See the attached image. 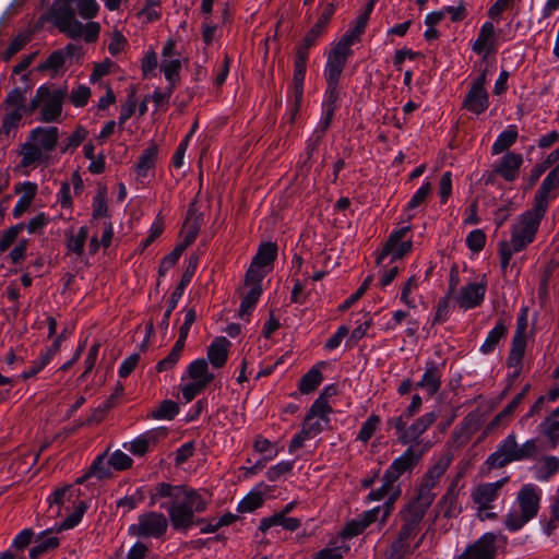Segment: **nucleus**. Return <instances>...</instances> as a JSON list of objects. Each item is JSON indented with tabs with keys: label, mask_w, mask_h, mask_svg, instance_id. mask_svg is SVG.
<instances>
[{
	"label": "nucleus",
	"mask_w": 559,
	"mask_h": 559,
	"mask_svg": "<svg viewBox=\"0 0 559 559\" xmlns=\"http://www.w3.org/2000/svg\"><path fill=\"white\" fill-rule=\"evenodd\" d=\"M538 453L536 439H528L523 444L518 443L515 432H510L491 453L485 464L489 469H498L512 462L534 459Z\"/></svg>",
	"instance_id": "7ed1b4c3"
},
{
	"label": "nucleus",
	"mask_w": 559,
	"mask_h": 559,
	"mask_svg": "<svg viewBox=\"0 0 559 559\" xmlns=\"http://www.w3.org/2000/svg\"><path fill=\"white\" fill-rule=\"evenodd\" d=\"M546 213L532 207L522 213L511 227V239L508 241L513 250L522 251L535 239L542 218Z\"/></svg>",
	"instance_id": "0eeeda50"
},
{
	"label": "nucleus",
	"mask_w": 559,
	"mask_h": 559,
	"mask_svg": "<svg viewBox=\"0 0 559 559\" xmlns=\"http://www.w3.org/2000/svg\"><path fill=\"white\" fill-rule=\"evenodd\" d=\"M67 4L74 8L75 14L79 13L85 20L95 17L99 9L96 0H57L56 2V5Z\"/></svg>",
	"instance_id": "c756f323"
},
{
	"label": "nucleus",
	"mask_w": 559,
	"mask_h": 559,
	"mask_svg": "<svg viewBox=\"0 0 559 559\" xmlns=\"http://www.w3.org/2000/svg\"><path fill=\"white\" fill-rule=\"evenodd\" d=\"M231 343L224 336L216 337L207 348V359L214 368L225 366Z\"/></svg>",
	"instance_id": "5701e85b"
},
{
	"label": "nucleus",
	"mask_w": 559,
	"mask_h": 559,
	"mask_svg": "<svg viewBox=\"0 0 559 559\" xmlns=\"http://www.w3.org/2000/svg\"><path fill=\"white\" fill-rule=\"evenodd\" d=\"M159 499H167L159 507L167 511L168 518L156 511L140 514L138 522L129 527L130 535L159 539L167 533L169 522L174 531L185 533L204 522V519L195 518L207 508V500L201 492L186 486L158 483L151 493L150 506H155Z\"/></svg>",
	"instance_id": "f257e3e1"
},
{
	"label": "nucleus",
	"mask_w": 559,
	"mask_h": 559,
	"mask_svg": "<svg viewBox=\"0 0 559 559\" xmlns=\"http://www.w3.org/2000/svg\"><path fill=\"white\" fill-rule=\"evenodd\" d=\"M23 224H17L0 233V254L5 252L10 246L15 241L20 231L23 229Z\"/></svg>",
	"instance_id": "4d7b16f0"
},
{
	"label": "nucleus",
	"mask_w": 559,
	"mask_h": 559,
	"mask_svg": "<svg viewBox=\"0 0 559 559\" xmlns=\"http://www.w3.org/2000/svg\"><path fill=\"white\" fill-rule=\"evenodd\" d=\"M266 275L264 267L251 262L245 280V286H262V280Z\"/></svg>",
	"instance_id": "13d9d810"
},
{
	"label": "nucleus",
	"mask_w": 559,
	"mask_h": 559,
	"mask_svg": "<svg viewBox=\"0 0 559 559\" xmlns=\"http://www.w3.org/2000/svg\"><path fill=\"white\" fill-rule=\"evenodd\" d=\"M329 419H322L312 415L307 414L304 423H302V435L311 437L312 439L317 437L326 426Z\"/></svg>",
	"instance_id": "37998d69"
},
{
	"label": "nucleus",
	"mask_w": 559,
	"mask_h": 559,
	"mask_svg": "<svg viewBox=\"0 0 559 559\" xmlns=\"http://www.w3.org/2000/svg\"><path fill=\"white\" fill-rule=\"evenodd\" d=\"M381 419L378 415L371 414L367 420L362 424L359 433L357 436V440L362 441L364 443L368 442L374 432L377 431Z\"/></svg>",
	"instance_id": "864d4df0"
},
{
	"label": "nucleus",
	"mask_w": 559,
	"mask_h": 559,
	"mask_svg": "<svg viewBox=\"0 0 559 559\" xmlns=\"http://www.w3.org/2000/svg\"><path fill=\"white\" fill-rule=\"evenodd\" d=\"M508 321L504 318H500L492 330L489 331L485 342L480 346V352L484 355L492 353L499 342L507 335Z\"/></svg>",
	"instance_id": "bb28decb"
},
{
	"label": "nucleus",
	"mask_w": 559,
	"mask_h": 559,
	"mask_svg": "<svg viewBox=\"0 0 559 559\" xmlns=\"http://www.w3.org/2000/svg\"><path fill=\"white\" fill-rule=\"evenodd\" d=\"M369 17L367 14H360L356 19L355 27L347 34H345L330 50L328 55L326 64L324 68V78L326 81V90L324 94V100L322 104V115L318 124V128L313 132L314 140L308 145L307 153L309 157L318 146L320 140L329 129L334 112L337 107V100L340 96L338 82L343 73V70L347 63L348 58L353 55L352 46L356 40L359 39L364 33Z\"/></svg>",
	"instance_id": "f03ea898"
},
{
	"label": "nucleus",
	"mask_w": 559,
	"mask_h": 559,
	"mask_svg": "<svg viewBox=\"0 0 559 559\" xmlns=\"http://www.w3.org/2000/svg\"><path fill=\"white\" fill-rule=\"evenodd\" d=\"M111 464L110 461L106 460V454L98 455L92 465L90 466V474L96 476L99 479L107 478L111 475Z\"/></svg>",
	"instance_id": "603ef678"
},
{
	"label": "nucleus",
	"mask_w": 559,
	"mask_h": 559,
	"mask_svg": "<svg viewBox=\"0 0 559 559\" xmlns=\"http://www.w3.org/2000/svg\"><path fill=\"white\" fill-rule=\"evenodd\" d=\"M518 139V130L515 126H510L501 132L495 143L492 144L491 152L493 155L501 154L511 147Z\"/></svg>",
	"instance_id": "f704fd0d"
},
{
	"label": "nucleus",
	"mask_w": 559,
	"mask_h": 559,
	"mask_svg": "<svg viewBox=\"0 0 559 559\" xmlns=\"http://www.w3.org/2000/svg\"><path fill=\"white\" fill-rule=\"evenodd\" d=\"M181 62L179 59L163 60L160 69L165 74L168 86L175 88L180 78Z\"/></svg>",
	"instance_id": "a19ab883"
},
{
	"label": "nucleus",
	"mask_w": 559,
	"mask_h": 559,
	"mask_svg": "<svg viewBox=\"0 0 559 559\" xmlns=\"http://www.w3.org/2000/svg\"><path fill=\"white\" fill-rule=\"evenodd\" d=\"M420 454H416L413 447H408L401 456L396 457L384 472L386 481L396 484L406 472H412L418 464Z\"/></svg>",
	"instance_id": "4468645a"
},
{
	"label": "nucleus",
	"mask_w": 559,
	"mask_h": 559,
	"mask_svg": "<svg viewBox=\"0 0 559 559\" xmlns=\"http://www.w3.org/2000/svg\"><path fill=\"white\" fill-rule=\"evenodd\" d=\"M408 230L409 226H404L390 235L389 239L386 240L385 245L383 246L380 254L376 260V263L378 265L381 264L385 258H388V252L391 250V248L401 240H403Z\"/></svg>",
	"instance_id": "8fccbe9b"
},
{
	"label": "nucleus",
	"mask_w": 559,
	"mask_h": 559,
	"mask_svg": "<svg viewBox=\"0 0 559 559\" xmlns=\"http://www.w3.org/2000/svg\"><path fill=\"white\" fill-rule=\"evenodd\" d=\"M486 72L484 71L473 83L465 95L462 108L480 115L485 112L489 106V96L485 88Z\"/></svg>",
	"instance_id": "1a4fd4ad"
},
{
	"label": "nucleus",
	"mask_w": 559,
	"mask_h": 559,
	"mask_svg": "<svg viewBox=\"0 0 559 559\" xmlns=\"http://www.w3.org/2000/svg\"><path fill=\"white\" fill-rule=\"evenodd\" d=\"M331 412L332 408L326 400V393H321L319 397L313 402L307 414L322 419H329L328 415Z\"/></svg>",
	"instance_id": "6e6d98bb"
},
{
	"label": "nucleus",
	"mask_w": 559,
	"mask_h": 559,
	"mask_svg": "<svg viewBox=\"0 0 559 559\" xmlns=\"http://www.w3.org/2000/svg\"><path fill=\"white\" fill-rule=\"evenodd\" d=\"M66 62L64 59V51H61L60 49L53 51L50 53V56L43 62L39 67V71H46V70H59Z\"/></svg>",
	"instance_id": "e2e57ef3"
},
{
	"label": "nucleus",
	"mask_w": 559,
	"mask_h": 559,
	"mask_svg": "<svg viewBox=\"0 0 559 559\" xmlns=\"http://www.w3.org/2000/svg\"><path fill=\"white\" fill-rule=\"evenodd\" d=\"M165 429H151L130 442L128 450L136 456H143L151 449L155 448L162 438L166 437Z\"/></svg>",
	"instance_id": "6ab92c4d"
},
{
	"label": "nucleus",
	"mask_w": 559,
	"mask_h": 559,
	"mask_svg": "<svg viewBox=\"0 0 559 559\" xmlns=\"http://www.w3.org/2000/svg\"><path fill=\"white\" fill-rule=\"evenodd\" d=\"M479 428V418L477 415L468 414L463 421L452 431V443L456 449L463 448L472 439L473 435Z\"/></svg>",
	"instance_id": "aec40b11"
},
{
	"label": "nucleus",
	"mask_w": 559,
	"mask_h": 559,
	"mask_svg": "<svg viewBox=\"0 0 559 559\" xmlns=\"http://www.w3.org/2000/svg\"><path fill=\"white\" fill-rule=\"evenodd\" d=\"M179 413V406L176 402L165 400L160 405L152 412L154 419H167L170 420Z\"/></svg>",
	"instance_id": "de8ad7c7"
},
{
	"label": "nucleus",
	"mask_w": 559,
	"mask_h": 559,
	"mask_svg": "<svg viewBox=\"0 0 559 559\" xmlns=\"http://www.w3.org/2000/svg\"><path fill=\"white\" fill-rule=\"evenodd\" d=\"M486 243V235L481 229L472 230L466 237V246L473 252L483 250Z\"/></svg>",
	"instance_id": "0e129e2a"
},
{
	"label": "nucleus",
	"mask_w": 559,
	"mask_h": 559,
	"mask_svg": "<svg viewBox=\"0 0 559 559\" xmlns=\"http://www.w3.org/2000/svg\"><path fill=\"white\" fill-rule=\"evenodd\" d=\"M264 498L260 491L249 492L238 504L237 511L240 513L252 512L263 504Z\"/></svg>",
	"instance_id": "49530a36"
},
{
	"label": "nucleus",
	"mask_w": 559,
	"mask_h": 559,
	"mask_svg": "<svg viewBox=\"0 0 559 559\" xmlns=\"http://www.w3.org/2000/svg\"><path fill=\"white\" fill-rule=\"evenodd\" d=\"M495 35V26L491 22H486L480 27L478 37L474 41L472 48L476 53L484 52L491 43Z\"/></svg>",
	"instance_id": "58836bf2"
},
{
	"label": "nucleus",
	"mask_w": 559,
	"mask_h": 559,
	"mask_svg": "<svg viewBox=\"0 0 559 559\" xmlns=\"http://www.w3.org/2000/svg\"><path fill=\"white\" fill-rule=\"evenodd\" d=\"M323 380L322 372L313 367L299 381V391L304 394H308L314 391Z\"/></svg>",
	"instance_id": "ea45409f"
},
{
	"label": "nucleus",
	"mask_w": 559,
	"mask_h": 559,
	"mask_svg": "<svg viewBox=\"0 0 559 559\" xmlns=\"http://www.w3.org/2000/svg\"><path fill=\"white\" fill-rule=\"evenodd\" d=\"M437 418L438 414L436 412L421 415L407 427V430H405L401 437H399V441L402 444H419V438L432 426Z\"/></svg>",
	"instance_id": "dca6fc26"
},
{
	"label": "nucleus",
	"mask_w": 559,
	"mask_h": 559,
	"mask_svg": "<svg viewBox=\"0 0 559 559\" xmlns=\"http://www.w3.org/2000/svg\"><path fill=\"white\" fill-rule=\"evenodd\" d=\"M522 164V154L509 152L493 165L492 175H499L506 181L512 182L519 177Z\"/></svg>",
	"instance_id": "2eb2a0df"
},
{
	"label": "nucleus",
	"mask_w": 559,
	"mask_h": 559,
	"mask_svg": "<svg viewBox=\"0 0 559 559\" xmlns=\"http://www.w3.org/2000/svg\"><path fill=\"white\" fill-rule=\"evenodd\" d=\"M418 287V282L416 276H411L406 283L403 285L401 290V301L405 304L408 308H415V301L409 296L413 290Z\"/></svg>",
	"instance_id": "69168bd1"
},
{
	"label": "nucleus",
	"mask_w": 559,
	"mask_h": 559,
	"mask_svg": "<svg viewBox=\"0 0 559 559\" xmlns=\"http://www.w3.org/2000/svg\"><path fill=\"white\" fill-rule=\"evenodd\" d=\"M538 430L547 439L550 449L559 445V406L539 424Z\"/></svg>",
	"instance_id": "393cba45"
},
{
	"label": "nucleus",
	"mask_w": 559,
	"mask_h": 559,
	"mask_svg": "<svg viewBox=\"0 0 559 559\" xmlns=\"http://www.w3.org/2000/svg\"><path fill=\"white\" fill-rule=\"evenodd\" d=\"M277 257V246L273 242H265L259 247L257 254L252 262L262 267H267L273 264Z\"/></svg>",
	"instance_id": "e433bc0d"
},
{
	"label": "nucleus",
	"mask_w": 559,
	"mask_h": 559,
	"mask_svg": "<svg viewBox=\"0 0 559 559\" xmlns=\"http://www.w3.org/2000/svg\"><path fill=\"white\" fill-rule=\"evenodd\" d=\"M396 487H400V485L386 481L385 476L383 475L381 487L376 490H371L367 499L368 501H380L386 496L390 497L391 492L394 491Z\"/></svg>",
	"instance_id": "052dcab7"
},
{
	"label": "nucleus",
	"mask_w": 559,
	"mask_h": 559,
	"mask_svg": "<svg viewBox=\"0 0 559 559\" xmlns=\"http://www.w3.org/2000/svg\"><path fill=\"white\" fill-rule=\"evenodd\" d=\"M425 514V511L408 503L399 512L401 526L390 545L391 559H403L412 551L409 540L417 535Z\"/></svg>",
	"instance_id": "20e7f679"
},
{
	"label": "nucleus",
	"mask_w": 559,
	"mask_h": 559,
	"mask_svg": "<svg viewBox=\"0 0 559 559\" xmlns=\"http://www.w3.org/2000/svg\"><path fill=\"white\" fill-rule=\"evenodd\" d=\"M24 188L26 190L25 195L20 198V200L16 202L13 209V216L15 218L20 217L27 210V207L31 205L32 199L36 193L35 183L26 182L24 183Z\"/></svg>",
	"instance_id": "09e8293b"
},
{
	"label": "nucleus",
	"mask_w": 559,
	"mask_h": 559,
	"mask_svg": "<svg viewBox=\"0 0 559 559\" xmlns=\"http://www.w3.org/2000/svg\"><path fill=\"white\" fill-rule=\"evenodd\" d=\"M243 288L245 290L241 293L242 299L239 307L240 319H245L251 314L262 294V286H245Z\"/></svg>",
	"instance_id": "c85d7f7f"
},
{
	"label": "nucleus",
	"mask_w": 559,
	"mask_h": 559,
	"mask_svg": "<svg viewBox=\"0 0 559 559\" xmlns=\"http://www.w3.org/2000/svg\"><path fill=\"white\" fill-rule=\"evenodd\" d=\"M497 540V534L492 532L485 533L473 544H469L455 559H495L498 550Z\"/></svg>",
	"instance_id": "9d476101"
},
{
	"label": "nucleus",
	"mask_w": 559,
	"mask_h": 559,
	"mask_svg": "<svg viewBox=\"0 0 559 559\" xmlns=\"http://www.w3.org/2000/svg\"><path fill=\"white\" fill-rule=\"evenodd\" d=\"M486 294V283H468L460 289L456 300L461 308L467 310L481 305Z\"/></svg>",
	"instance_id": "f3484780"
},
{
	"label": "nucleus",
	"mask_w": 559,
	"mask_h": 559,
	"mask_svg": "<svg viewBox=\"0 0 559 559\" xmlns=\"http://www.w3.org/2000/svg\"><path fill=\"white\" fill-rule=\"evenodd\" d=\"M440 386L441 369L433 360H429L426 364L425 372L420 381L417 382L416 388L424 390L429 396H432L440 390Z\"/></svg>",
	"instance_id": "4be33fe9"
},
{
	"label": "nucleus",
	"mask_w": 559,
	"mask_h": 559,
	"mask_svg": "<svg viewBox=\"0 0 559 559\" xmlns=\"http://www.w3.org/2000/svg\"><path fill=\"white\" fill-rule=\"evenodd\" d=\"M37 544L31 548L29 550V558L31 559H38L43 555L55 550L59 546V539L58 537L50 536L47 537L40 542L36 540Z\"/></svg>",
	"instance_id": "a18cd8bd"
},
{
	"label": "nucleus",
	"mask_w": 559,
	"mask_h": 559,
	"mask_svg": "<svg viewBox=\"0 0 559 559\" xmlns=\"http://www.w3.org/2000/svg\"><path fill=\"white\" fill-rule=\"evenodd\" d=\"M79 496L80 490L74 489L73 486H64L56 489L48 498L50 512H53L55 515H59L60 507L64 506L67 502H72L73 498H78Z\"/></svg>",
	"instance_id": "a878e982"
},
{
	"label": "nucleus",
	"mask_w": 559,
	"mask_h": 559,
	"mask_svg": "<svg viewBox=\"0 0 559 559\" xmlns=\"http://www.w3.org/2000/svg\"><path fill=\"white\" fill-rule=\"evenodd\" d=\"M110 464H111V467L116 471H124L129 467H131L132 465V459L126 454L124 452L120 451V450H117L115 451L110 459Z\"/></svg>",
	"instance_id": "338daca9"
},
{
	"label": "nucleus",
	"mask_w": 559,
	"mask_h": 559,
	"mask_svg": "<svg viewBox=\"0 0 559 559\" xmlns=\"http://www.w3.org/2000/svg\"><path fill=\"white\" fill-rule=\"evenodd\" d=\"M26 92V87H15L12 91H10L4 100L5 108H27V106H25Z\"/></svg>",
	"instance_id": "5fc2aeb1"
},
{
	"label": "nucleus",
	"mask_w": 559,
	"mask_h": 559,
	"mask_svg": "<svg viewBox=\"0 0 559 559\" xmlns=\"http://www.w3.org/2000/svg\"><path fill=\"white\" fill-rule=\"evenodd\" d=\"M87 237L88 228L86 226L80 227L76 234H67L68 250L79 257L82 255Z\"/></svg>",
	"instance_id": "4c0bfd02"
},
{
	"label": "nucleus",
	"mask_w": 559,
	"mask_h": 559,
	"mask_svg": "<svg viewBox=\"0 0 559 559\" xmlns=\"http://www.w3.org/2000/svg\"><path fill=\"white\" fill-rule=\"evenodd\" d=\"M200 230V221L198 217L191 219L187 218L183 225V240L178 243L185 250L195 240Z\"/></svg>",
	"instance_id": "3c124183"
},
{
	"label": "nucleus",
	"mask_w": 559,
	"mask_h": 559,
	"mask_svg": "<svg viewBox=\"0 0 559 559\" xmlns=\"http://www.w3.org/2000/svg\"><path fill=\"white\" fill-rule=\"evenodd\" d=\"M525 318H521L518 323L516 331L512 337L510 353L507 359L509 368H514L513 378H516L522 370V359L525 354L526 340H525Z\"/></svg>",
	"instance_id": "ddd939ff"
},
{
	"label": "nucleus",
	"mask_w": 559,
	"mask_h": 559,
	"mask_svg": "<svg viewBox=\"0 0 559 559\" xmlns=\"http://www.w3.org/2000/svg\"><path fill=\"white\" fill-rule=\"evenodd\" d=\"M559 523V498H554L550 506V518L544 526L546 535L550 536Z\"/></svg>",
	"instance_id": "774afa93"
},
{
	"label": "nucleus",
	"mask_w": 559,
	"mask_h": 559,
	"mask_svg": "<svg viewBox=\"0 0 559 559\" xmlns=\"http://www.w3.org/2000/svg\"><path fill=\"white\" fill-rule=\"evenodd\" d=\"M557 187H559V165L549 171V174L543 180L535 194L533 206L536 207L537 211H543L546 213L550 199V192Z\"/></svg>",
	"instance_id": "a211bd4d"
},
{
	"label": "nucleus",
	"mask_w": 559,
	"mask_h": 559,
	"mask_svg": "<svg viewBox=\"0 0 559 559\" xmlns=\"http://www.w3.org/2000/svg\"><path fill=\"white\" fill-rule=\"evenodd\" d=\"M90 97H91V88L86 85H78L76 87H74L71 91V93L69 95L70 102L75 107L85 106L87 104Z\"/></svg>",
	"instance_id": "bf43d9fd"
},
{
	"label": "nucleus",
	"mask_w": 559,
	"mask_h": 559,
	"mask_svg": "<svg viewBox=\"0 0 559 559\" xmlns=\"http://www.w3.org/2000/svg\"><path fill=\"white\" fill-rule=\"evenodd\" d=\"M187 373L192 381L199 382L205 386H207L214 379V374L209 372V366L205 359H197L192 361L187 369Z\"/></svg>",
	"instance_id": "473e14b6"
},
{
	"label": "nucleus",
	"mask_w": 559,
	"mask_h": 559,
	"mask_svg": "<svg viewBox=\"0 0 559 559\" xmlns=\"http://www.w3.org/2000/svg\"><path fill=\"white\" fill-rule=\"evenodd\" d=\"M67 95L68 91L66 87L53 88L48 85H41L27 105L28 114L32 115L40 108V119L43 121H57L61 116L62 105Z\"/></svg>",
	"instance_id": "39448f33"
},
{
	"label": "nucleus",
	"mask_w": 559,
	"mask_h": 559,
	"mask_svg": "<svg viewBox=\"0 0 559 559\" xmlns=\"http://www.w3.org/2000/svg\"><path fill=\"white\" fill-rule=\"evenodd\" d=\"M449 465V460H439L428 468L419 480L416 497L408 502V504L417 507L426 512L436 498L433 488L439 484Z\"/></svg>",
	"instance_id": "6e6552de"
},
{
	"label": "nucleus",
	"mask_w": 559,
	"mask_h": 559,
	"mask_svg": "<svg viewBox=\"0 0 559 559\" xmlns=\"http://www.w3.org/2000/svg\"><path fill=\"white\" fill-rule=\"evenodd\" d=\"M459 476L450 484L445 493L438 502V507L443 511V516L451 519L457 516L462 512V507L459 503Z\"/></svg>",
	"instance_id": "412c9836"
},
{
	"label": "nucleus",
	"mask_w": 559,
	"mask_h": 559,
	"mask_svg": "<svg viewBox=\"0 0 559 559\" xmlns=\"http://www.w3.org/2000/svg\"><path fill=\"white\" fill-rule=\"evenodd\" d=\"M20 155L22 156L20 163L22 167H29L36 163H43L48 158L40 147L31 140L22 144Z\"/></svg>",
	"instance_id": "7c9ffc66"
},
{
	"label": "nucleus",
	"mask_w": 559,
	"mask_h": 559,
	"mask_svg": "<svg viewBox=\"0 0 559 559\" xmlns=\"http://www.w3.org/2000/svg\"><path fill=\"white\" fill-rule=\"evenodd\" d=\"M29 140L36 143L43 152H51L55 150L58 142V128L38 127L32 130L29 134Z\"/></svg>",
	"instance_id": "b1692460"
},
{
	"label": "nucleus",
	"mask_w": 559,
	"mask_h": 559,
	"mask_svg": "<svg viewBox=\"0 0 559 559\" xmlns=\"http://www.w3.org/2000/svg\"><path fill=\"white\" fill-rule=\"evenodd\" d=\"M157 154L158 150L156 145H152L142 152L135 165L138 177H147L148 173L155 167Z\"/></svg>",
	"instance_id": "2f4dec72"
},
{
	"label": "nucleus",
	"mask_w": 559,
	"mask_h": 559,
	"mask_svg": "<svg viewBox=\"0 0 559 559\" xmlns=\"http://www.w3.org/2000/svg\"><path fill=\"white\" fill-rule=\"evenodd\" d=\"M86 509V503L84 501H79L76 504H74V511L70 515H68L60 524H56L53 527L43 532L41 536L48 535L52 532L60 533L62 531L73 528L80 523Z\"/></svg>",
	"instance_id": "cd10ccee"
},
{
	"label": "nucleus",
	"mask_w": 559,
	"mask_h": 559,
	"mask_svg": "<svg viewBox=\"0 0 559 559\" xmlns=\"http://www.w3.org/2000/svg\"><path fill=\"white\" fill-rule=\"evenodd\" d=\"M509 477H503L495 483H484L476 486L472 492V500L478 507V511L491 509V503L496 501Z\"/></svg>",
	"instance_id": "f8f14e48"
},
{
	"label": "nucleus",
	"mask_w": 559,
	"mask_h": 559,
	"mask_svg": "<svg viewBox=\"0 0 559 559\" xmlns=\"http://www.w3.org/2000/svg\"><path fill=\"white\" fill-rule=\"evenodd\" d=\"M540 497L535 486L524 485L518 493L516 502L519 509H512L504 519L506 527L515 532L521 530L527 522L534 519L539 510Z\"/></svg>",
	"instance_id": "423d86ee"
},
{
	"label": "nucleus",
	"mask_w": 559,
	"mask_h": 559,
	"mask_svg": "<svg viewBox=\"0 0 559 559\" xmlns=\"http://www.w3.org/2000/svg\"><path fill=\"white\" fill-rule=\"evenodd\" d=\"M559 471V459L556 456H545L542 461L540 467L537 469V479L547 481L551 476Z\"/></svg>",
	"instance_id": "c03bdc74"
},
{
	"label": "nucleus",
	"mask_w": 559,
	"mask_h": 559,
	"mask_svg": "<svg viewBox=\"0 0 559 559\" xmlns=\"http://www.w3.org/2000/svg\"><path fill=\"white\" fill-rule=\"evenodd\" d=\"M431 191V185L429 182H425L411 198L406 205V214L407 221H411L414 216L412 213L414 210L419 207L427 199Z\"/></svg>",
	"instance_id": "79ce46f5"
},
{
	"label": "nucleus",
	"mask_w": 559,
	"mask_h": 559,
	"mask_svg": "<svg viewBox=\"0 0 559 559\" xmlns=\"http://www.w3.org/2000/svg\"><path fill=\"white\" fill-rule=\"evenodd\" d=\"M198 266V257H191L189 259V264L180 280V283L175 288V290L170 295V308L177 307L179 299L182 297L185 288L189 285L191 282V278L197 270Z\"/></svg>",
	"instance_id": "72a5a7b5"
},
{
	"label": "nucleus",
	"mask_w": 559,
	"mask_h": 559,
	"mask_svg": "<svg viewBox=\"0 0 559 559\" xmlns=\"http://www.w3.org/2000/svg\"><path fill=\"white\" fill-rule=\"evenodd\" d=\"M335 12V7L332 3L325 5L321 15L319 16L317 23L311 27V29L306 34V38H310L312 41L316 40L322 35L324 28L329 24L332 15Z\"/></svg>",
	"instance_id": "c9c22d12"
},
{
	"label": "nucleus",
	"mask_w": 559,
	"mask_h": 559,
	"mask_svg": "<svg viewBox=\"0 0 559 559\" xmlns=\"http://www.w3.org/2000/svg\"><path fill=\"white\" fill-rule=\"evenodd\" d=\"M55 25L71 38L83 36L84 26L75 19V9L67 5H55L52 10Z\"/></svg>",
	"instance_id": "9b49d317"
},
{
	"label": "nucleus",
	"mask_w": 559,
	"mask_h": 559,
	"mask_svg": "<svg viewBox=\"0 0 559 559\" xmlns=\"http://www.w3.org/2000/svg\"><path fill=\"white\" fill-rule=\"evenodd\" d=\"M29 39L31 37L28 34H19L14 37L3 52L4 60H10L29 41Z\"/></svg>",
	"instance_id": "680f3d73"
}]
</instances>
